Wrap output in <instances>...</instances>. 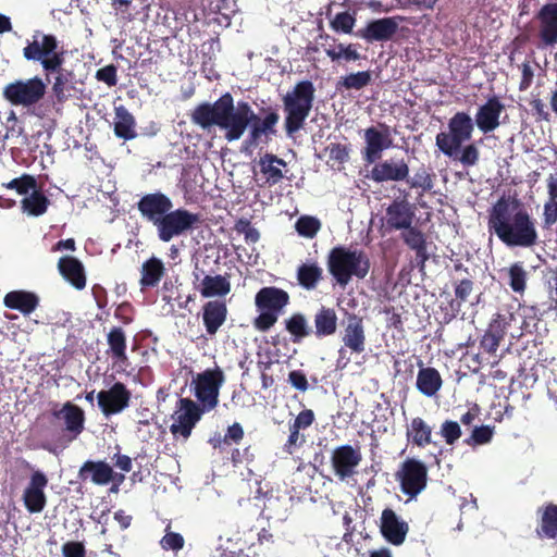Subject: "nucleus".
<instances>
[{
    "label": "nucleus",
    "mask_w": 557,
    "mask_h": 557,
    "mask_svg": "<svg viewBox=\"0 0 557 557\" xmlns=\"http://www.w3.org/2000/svg\"><path fill=\"white\" fill-rule=\"evenodd\" d=\"M337 313L334 308L321 306L313 315L314 330L312 334L317 338L334 335L337 331Z\"/></svg>",
    "instance_id": "nucleus-33"
},
{
    "label": "nucleus",
    "mask_w": 557,
    "mask_h": 557,
    "mask_svg": "<svg viewBox=\"0 0 557 557\" xmlns=\"http://www.w3.org/2000/svg\"><path fill=\"white\" fill-rule=\"evenodd\" d=\"M116 121L114 123V134L116 137L128 140L136 137L135 119L124 107L115 109Z\"/></svg>",
    "instance_id": "nucleus-43"
},
{
    "label": "nucleus",
    "mask_w": 557,
    "mask_h": 557,
    "mask_svg": "<svg viewBox=\"0 0 557 557\" xmlns=\"http://www.w3.org/2000/svg\"><path fill=\"white\" fill-rule=\"evenodd\" d=\"M295 228L300 236L313 238L321 228V222L315 216L301 215L296 221Z\"/></svg>",
    "instance_id": "nucleus-50"
},
{
    "label": "nucleus",
    "mask_w": 557,
    "mask_h": 557,
    "mask_svg": "<svg viewBox=\"0 0 557 557\" xmlns=\"http://www.w3.org/2000/svg\"><path fill=\"white\" fill-rule=\"evenodd\" d=\"M289 435L285 444L283 445L284 453L293 455L295 449L300 447L305 443V436L300 434V430L294 426L292 423L288 425Z\"/></svg>",
    "instance_id": "nucleus-59"
},
{
    "label": "nucleus",
    "mask_w": 557,
    "mask_h": 557,
    "mask_svg": "<svg viewBox=\"0 0 557 557\" xmlns=\"http://www.w3.org/2000/svg\"><path fill=\"white\" fill-rule=\"evenodd\" d=\"M234 230L243 234L247 244H256L260 239L259 231L251 224L247 218H240L236 221Z\"/></svg>",
    "instance_id": "nucleus-54"
},
{
    "label": "nucleus",
    "mask_w": 557,
    "mask_h": 557,
    "mask_svg": "<svg viewBox=\"0 0 557 557\" xmlns=\"http://www.w3.org/2000/svg\"><path fill=\"white\" fill-rule=\"evenodd\" d=\"M288 304V293L275 286L262 287L255 297V305L258 310L280 313Z\"/></svg>",
    "instance_id": "nucleus-28"
},
{
    "label": "nucleus",
    "mask_w": 557,
    "mask_h": 557,
    "mask_svg": "<svg viewBox=\"0 0 557 557\" xmlns=\"http://www.w3.org/2000/svg\"><path fill=\"white\" fill-rule=\"evenodd\" d=\"M504 110L505 106L497 96L490 97L484 104L479 107L475 113L476 127L483 134L493 132L499 126V117Z\"/></svg>",
    "instance_id": "nucleus-23"
},
{
    "label": "nucleus",
    "mask_w": 557,
    "mask_h": 557,
    "mask_svg": "<svg viewBox=\"0 0 557 557\" xmlns=\"http://www.w3.org/2000/svg\"><path fill=\"white\" fill-rule=\"evenodd\" d=\"M140 273L139 284L143 289L156 287L164 276L165 268L159 258L151 257L143 263Z\"/></svg>",
    "instance_id": "nucleus-40"
},
{
    "label": "nucleus",
    "mask_w": 557,
    "mask_h": 557,
    "mask_svg": "<svg viewBox=\"0 0 557 557\" xmlns=\"http://www.w3.org/2000/svg\"><path fill=\"white\" fill-rule=\"evenodd\" d=\"M487 230L507 247L532 248L541 243L536 220L518 200L506 197L490 210Z\"/></svg>",
    "instance_id": "nucleus-1"
},
{
    "label": "nucleus",
    "mask_w": 557,
    "mask_h": 557,
    "mask_svg": "<svg viewBox=\"0 0 557 557\" xmlns=\"http://www.w3.org/2000/svg\"><path fill=\"white\" fill-rule=\"evenodd\" d=\"M414 208L406 199H396L386 208L385 223L388 231H407L412 227Z\"/></svg>",
    "instance_id": "nucleus-21"
},
{
    "label": "nucleus",
    "mask_w": 557,
    "mask_h": 557,
    "mask_svg": "<svg viewBox=\"0 0 557 557\" xmlns=\"http://www.w3.org/2000/svg\"><path fill=\"white\" fill-rule=\"evenodd\" d=\"M201 223L200 215L185 208L171 209L156 225L158 238L169 243L173 238L186 235Z\"/></svg>",
    "instance_id": "nucleus-8"
},
{
    "label": "nucleus",
    "mask_w": 557,
    "mask_h": 557,
    "mask_svg": "<svg viewBox=\"0 0 557 557\" xmlns=\"http://www.w3.org/2000/svg\"><path fill=\"white\" fill-rule=\"evenodd\" d=\"M280 120V115L276 110L268 108L267 114L263 119H260L258 114L253 119V122L249 125V134L247 141L250 145H258L261 141L262 136H270L276 134V124Z\"/></svg>",
    "instance_id": "nucleus-29"
},
{
    "label": "nucleus",
    "mask_w": 557,
    "mask_h": 557,
    "mask_svg": "<svg viewBox=\"0 0 557 557\" xmlns=\"http://www.w3.org/2000/svg\"><path fill=\"white\" fill-rule=\"evenodd\" d=\"M540 521L535 529L540 539H557V505L549 503L540 507L536 511Z\"/></svg>",
    "instance_id": "nucleus-34"
},
{
    "label": "nucleus",
    "mask_w": 557,
    "mask_h": 557,
    "mask_svg": "<svg viewBox=\"0 0 557 557\" xmlns=\"http://www.w3.org/2000/svg\"><path fill=\"white\" fill-rule=\"evenodd\" d=\"M409 531V525L392 508H385L380 519V532L391 544L401 545Z\"/></svg>",
    "instance_id": "nucleus-20"
},
{
    "label": "nucleus",
    "mask_w": 557,
    "mask_h": 557,
    "mask_svg": "<svg viewBox=\"0 0 557 557\" xmlns=\"http://www.w3.org/2000/svg\"><path fill=\"white\" fill-rule=\"evenodd\" d=\"M381 129L371 126L364 131L366 146L362 150V159L366 163L372 164L382 157V152L393 145L389 128L380 124Z\"/></svg>",
    "instance_id": "nucleus-17"
},
{
    "label": "nucleus",
    "mask_w": 557,
    "mask_h": 557,
    "mask_svg": "<svg viewBox=\"0 0 557 557\" xmlns=\"http://www.w3.org/2000/svg\"><path fill=\"white\" fill-rule=\"evenodd\" d=\"M329 151V161L333 162L332 166L343 165L349 159V147L339 143H331L326 149Z\"/></svg>",
    "instance_id": "nucleus-55"
},
{
    "label": "nucleus",
    "mask_w": 557,
    "mask_h": 557,
    "mask_svg": "<svg viewBox=\"0 0 557 557\" xmlns=\"http://www.w3.org/2000/svg\"><path fill=\"white\" fill-rule=\"evenodd\" d=\"M256 113L246 101L235 106L231 92L223 94L213 103L201 102L190 113V120L202 129L218 126L224 131V138L231 143L243 137L253 122Z\"/></svg>",
    "instance_id": "nucleus-2"
},
{
    "label": "nucleus",
    "mask_w": 557,
    "mask_h": 557,
    "mask_svg": "<svg viewBox=\"0 0 557 557\" xmlns=\"http://www.w3.org/2000/svg\"><path fill=\"white\" fill-rule=\"evenodd\" d=\"M447 127V132L436 135L435 145L446 157L457 158L462 144L471 139L474 123L467 112L458 111L448 120Z\"/></svg>",
    "instance_id": "nucleus-7"
},
{
    "label": "nucleus",
    "mask_w": 557,
    "mask_h": 557,
    "mask_svg": "<svg viewBox=\"0 0 557 557\" xmlns=\"http://www.w3.org/2000/svg\"><path fill=\"white\" fill-rule=\"evenodd\" d=\"M401 492L410 498L417 497L426 486L428 468L421 460L407 458L395 473Z\"/></svg>",
    "instance_id": "nucleus-12"
},
{
    "label": "nucleus",
    "mask_w": 557,
    "mask_h": 557,
    "mask_svg": "<svg viewBox=\"0 0 557 557\" xmlns=\"http://www.w3.org/2000/svg\"><path fill=\"white\" fill-rule=\"evenodd\" d=\"M184 537L176 532H168L160 541V544L165 550H181L184 547Z\"/></svg>",
    "instance_id": "nucleus-61"
},
{
    "label": "nucleus",
    "mask_w": 557,
    "mask_h": 557,
    "mask_svg": "<svg viewBox=\"0 0 557 557\" xmlns=\"http://www.w3.org/2000/svg\"><path fill=\"white\" fill-rule=\"evenodd\" d=\"M319 39L322 40L321 47L323 48L325 54L334 63H341L342 61L351 62L361 59V55L357 51V46L355 44H337V39L335 37H332L325 33L320 34Z\"/></svg>",
    "instance_id": "nucleus-25"
},
{
    "label": "nucleus",
    "mask_w": 557,
    "mask_h": 557,
    "mask_svg": "<svg viewBox=\"0 0 557 557\" xmlns=\"http://www.w3.org/2000/svg\"><path fill=\"white\" fill-rule=\"evenodd\" d=\"M440 434L447 445H454L461 436V428L456 421L445 420L441 425Z\"/></svg>",
    "instance_id": "nucleus-56"
},
{
    "label": "nucleus",
    "mask_w": 557,
    "mask_h": 557,
    "mask_svg": "<svg viewBox=\"0 0 557 557\" xmlns=\"http://www.w3.org/2000/svg\"><path fill=\"white\" fill-rule=\"evenodd\" d=\"M330 460L334 475L343 482L357 474L362 453L359 447L345 444L332 450Z\"/></svg>",
    "instance_id": "nucleus-14"
},
{
    "label": "nucleus",
    "mask_w": 557,
    "mask_h": 557,
    "mask_svg": "<svg viewBox=\"0 0 557 557\" xmlns=\"http://www.w3.org/2000/svg\"><path fill=\"white\" fill-rule=\"evenodd\" d=\"M225 381L221 368L207 369L195 379V396L205 411L213 410L219 404L220 388Z\"/></svg>",
    "instance_id": "nucleus-10"
},
{
    "label": "nucleus",
    "mask_w": 557,
    "mask_h": 557,
    "mask_svg": "<svg viewBox=\"0 0 557 557\" xmlns=\"http://www.w3.org/2000/svg\"><path fill=\"white\" fill-rule=\"evenodd\" d=\"M285 329L293 336L294 343H299L312 334V329L308 325L306 317L300 312L293 313L285 320Z\"/></svg>",
    "instance_id": "nucleus-45"
},
{
    "label": "nucleus",
    "mask_w": 557,
    "mask_h": 557,
    "mask_svg": "<svg viewBox=\"0 0 557 557\" xmlns=\"http://www.w3.org/2000/svg\"><path fill=\"white\" fill-rule=\"evenodd\" d=\"M227 305L225 300L213 299L201 307V319L207 335L213 337L227 320Z\"/></svg>",
    "instance_id": "nucleus-22"
},
{
    "label": "nucleus",
    "mask_w": 557,
    "mask_h": 557,
    "mask_svg": "<svg viewBox=\"0 0 557 557\" xmlns=\"http://www.w3.org/2000/svg\"><path fill=\"white\" fill-rule=\"evenodd\" d=\"M406 437L412 445L424 448L432 443V428L422 418H412Z\"/></svg>",
    "instance_id": "nucleus-37"
},
{
    "label": "nucleus",
    "mask_w": 557,
    "mask_h": 557,
    "mask_svg": "<svg viewBox=\"0 0 557 557\" xmlns=\"http://www.w3.org/2000/svg\"><path fill=\"white\" fill-rule=\"evenodd\" d=\"M173 207L172 199L162 191L146 194L137 202L141 218L154 227Z\"/></svg>",
    "instance_id": "nucleus-15"
},
{
    "label": "nucleus",
    "mask_w": 557,
    "mask_h": 557,
    "mask_svg": "<svg viewBox=\"0 0 557 557\" xmlns=\"http://www.w3.org/2000/svg\"><path fill=\"white\" fill-rule=\"evenodd\" d=\"M540 23L539 37L544 47L557 44V2L544 4L537 12Z\"/></svg>",
    "instance_id": "nucleus-24"
},
{
    "label": "nucleus",
    "mask_w": 557,
    "mask_h": 557,
    "mask_svg": "<svg viewBox=\"0 0 557 557\" xmlns=\"http://www.w3.org/2000/svg\"><path fill=\"white\" fill-rule=\"evenodd\" d=\"M404 16H388L370 21L363 28L357 32V36L367 42L388 41L398 32L399 22H404Z\"/></svg>",
    "instance_id": "nucleus-18"
},
{
    "label": "nucleus",
    "mask_w": 557,
    "mask_h": 557,
    "mask_svg": "<svg viewBox=\"0 0 557 557\" xmlns=\"http://www.w3.org/2000/svg\"><path fill=\"white\" fill-rule=\"evenodd\" d=\"M2 187L15 190L17 195L23 196L24 198L36 189L38 185L35 176L23 173L21 176L15 177L8 183H3Z\"/></svg>",
    "instance_id": "nucleus-48"
},
{
    "label": "nucleus",
    "mask_w": 557,
    "mask_h": 557,
    "mask_svg": "<svg viewBox=\"0 0 557 557\" xmlns=\"http://www.w3.org/2000/svg\"><path fill=\"white\" fill-rule=\"evenodd\" d=\"M23 57L27 61L38 62L48 82L51 74L55 75L51 87L53 96L59 103L66 101L65 86L69 79L63 73L65 50L57 37L36 30L32 40H27V45L23 48Z\"/></svg>",
    "instance_id": "nucleus-3"
},
{
    "label": "nucleus",
    "mask_w": 557,
    "mask_h": 557,
    "mask_svg": "<svg viewBox=\"0 0 557 557\" xmlns=\"http://www.w3.org/2000/svg\"><path fill=\"white\" fill-rule=\"evenodd\" d=\"M356 24L355 13L348 11L337 13L330 22V26L337 33L351 34Z\"/></svg>",
    "instance_id": "nucleus-52"
},
{
    "label": "nucleus",
    "mask_w": 557,
    "mask_h": 557,
    "mask_svg": "<svg viewBox=\"0 0 557 557\" xmlns=\"http://www.w3.org/2000/svg\"><path fill=\"white\" fill-rule=\"evenodd\" d=\"M260 172L265 177V184L276 185L283 178L280 166H286V162L273 153H265L259 160Z\"/></svg>",
    "instance_id": "nucleus-39"
},
{
    "label": "nucleus",
    "mask_w": 557,
    "mask_h": 557,
    "mask_svg": "<svg viewBox=\"0 0 557 557\" xmlns=\"http://www.w3.org/2000/svg\"><path fill=\"white\" fill-rule=\"evenodd\" d=\"M49 206V198L38 187L21 200L22 211L30 216L44 215Z\"/></svg>",
    "instance_id": "nucleus-41"
},
{
    "label": "nucleus",
    "mask_w": 557,
    "mask_h": 557,
    "mask_svg": "<svg viewBox=\"0 0 557 557\" xmlns=\"http://www.w3.org/2000/svg\"><path fill=\"white\" fill-rule=\"evenodd\" d=\"M366 341L363 319L356 313H347L342 335L344 346L338 349L336 367L344 369L349 363L347 349L352 354H362L366 349Z\"/></svg>",
    "instance_id": "nucleus-9"
},
{
    "label": "nucleus",
    "mask_w": 557,
    "mask_h": 557,
    "mask_svg": "<svg viewBox=\"0 0 557 557\" xmlns=\"http://www.w3.org/2000/svg\"><path fill=\"white\" fill-rule=\"evenodd\" d=\"M557 222V200L547 198L543 206V227L549 230Z\"/></svg>",
    "instance_id": "nucleus-60"
},
{
    "label": "nucleus",
    "mask_w": 557,
    "mask_h": 557,
    "mask_svg": "<svg viewBox=\"0 0 557 557\" xmlns=\"http://www.w3.org/2000/svg\"><path fill=\"white\" fill-rule=\"evenodd\" d=\"M58 270L62 277L73 287L82 290L86 286V274L83 263L75 257L64 256L58 261Z\"/></svg>",
    "instance_id": "nucleus-30"
},
{
    "label": "nucleus",
    "mask_w": 557,
    "mask_h": 557,
    "mask_svg": "<svg viewBox=\"0 0 557 557\" xmlns=\"http://www.w3.org/2000/svg\"><path fill=\"white\" fill-rule=\"evenodd\" d=\"M82 481L90 479L97 485H107L114 478L113 469L106 461L87 460L78 471Z\"/></svg>",
    "instance_id": "nucleus-31"
},
{
    "label": "nucleus",
    "mask_w": 557,
    "mask_h": 557,
    "mask_svg": "<svg viewBox=\"0 0 557 557\" xmlns=\"http://www.w3.org/2000/svg\"><path fill=\"white\" fill-rule=\"evenodd\" d=\"M131 391L122 382H115L109 389L100 391L97 395L98 406L106 417L122 412L129 406Z\"/></svg>",
    "instance_id": "nucleus-16"
},
{
    "label": "nucleus",
    "mask_w": 557,
    "mask_h": 557,
    "mask_svg": "<svg viewBox=\"0 0 557 557\" xmlns=\"http://www.w3.org/2000/svg\"><path fill=\"white\" fill-rule=\"evenodd\" d=\"M314 94L313 83L305 79L298 82L293 90L283 98L287 135L292 136L304 127L313 106Z\"/></svg>",
    "instance_id": "nucleus-6"
},
{
    "label": "nucleus",
    "mask_w": 557,
    "mask_h": 557,
    "mask_svg": "<svg viewBox=\"0 0 557 557\" xmlns=\"http://www.w3.org/2000/svg\"><path fill=\"white\" fill-rule=\"evenodd\" d=\"M435 173L424 164L419 166L411 178L405 180L411 188H421L423 191H431L434 187Z\"/></svg>",
    "instance_id": "nucleus-47"
},
{
    "label": "nucleus",
    "mask_w": 557,
    "mask_h": 557,
    "mask_svg": "<svg viewBox=\"0 0 557 557\" xmlns=\"http://www.w3.org/2000/svg\"><path fill=\"white\" fill-rule=\"evenodd\" d=\"M244 429L239 422H234L226 429L225 434L223 435V442L226 446H231L233 444H239L244 438Z\"/></svg>",
    "instance_id": "nucleus-63"
},
{
    "label": "nucleus",
    "mask_w": 557,
    "mask_h": 557,
    "mask_svg": "<svg viewBox=\"0 0 557 557\" xmlns=\"http://www.w3.org/2000/svg\"><path fill=\"white\" fill-rule=\"evenodd\" d=\"M195 287L203 298H222L230 294L232 285L228 276L218 274L205 275Z\"/></svg>",
    "instance_id": "nucleus-35"
},
{
    "label": "nucleus",
    "mask_w": 557,
    "mask_h": 557,
    "mask_svg": "<svg viewBox=\"0 0 557 557\" xmlns=\"http://www.w3.org/2000/svg\"><path fill=\"white\" fill-rule=\"evenodd\" d=\"M442 384V376L435 368L428 367L419 370L416 385L421 394L432 397L441 389Z\"/></svg>",
    "instance_id": "nucleus-38"
},
{
    "label": "nucleus",
    "mask_w": 557,
    "mask_h": 557,
    "mask_svg": "<svg viewBox=\"0 0 557 557\" xmlns=\"http://www.w3.org/2000/svg\"><path fill=\"white\" fill-rule=\"evenodd\" d=\"M494 435V426L492 425H481L475 426L471 435L466 438L463 442L468 446H478V445H485L490 443Z\"/></svg>",
    "instance_id": "nucleus-53"
},
{
    "label": "nucleus",
    "mask_w": 557,
    "mask_h": 557,
    "mask_svg": "<svg viewBox=\"0 0 557 557\" xmlns=\"http://www.w3.org/2000/svg\"><path fill=\"white\" fill-rule=\"evenodd\" d=\"M117 70L113 64L106 65L96 72V78L99 82L106 83L109 87L117 84Z\"/></svg>",
    "instance_id": "nucleus-62"
},
{
    "label": "nucleus",
    "mask_w": 557,
    "mask_h": 557,
    "mask_svg": "<svg viewBox=\"0 0 557 557\" xmlns=\"http://www.w3.org/2000/svg\"><path fill=\"white\" fill-rule=\"evenodd\" d=\"M107 344L109 346L107 354L110 355L114 363L127 366V338L125 331L121 326H113L109 331L107 334Z\"/></svg>",
    "instance_id": "nucleus-36"
},
{
    "label": "nucleus",
    "mask_w": 557,
    "mask_h": 557,
    "mask_svg": "<svg viewBox=\"0 0 557 557\" xmlns=\"http://www.w3.org/2000/svg\"><path fill=\"white\" fill-rule=\"evenodd\" d=\"M326 264L330 274L341 286H346L352 276L364 278L371 267L364 251L351 250L345 246L332 248L327 255Z\"/></svg>",
    "instance_id": "nucleus-5"
},
{
    "label": "nucleus",
    "mask_w": 557,
    "mask_h": 557,
    "mask_svg": "<svg viewBox=\"0 0 557 557\" xmlns=\"http://www.w3.org/2000/svg\"><path fill=\"white\" fill-rule=\"evenodd\" d=\"M480 158V151L474 144L461 146L456 160H458L465 166H473L478 163Z\"/></svg>",
    "instance_id": "nucleus-57"
},
{
    "label": "nucleus",
    "mask_w": 557,
    "mask_h": 557,
    "mask_svg": "<svg viewBox=\"0 0 557 557\" xmlns=\"http://www.w3.org/2000/svg\"><path fill=\"white\" fill-rule=\"evenodd\" d=\"M372 81L370 71H360L357 73H350L346 76L341 77L336 83V90H360L367 87Z\"/></svg>",
    "instance_id": "nucleus-46"
},
{
    "label": "nucleus",
    "mask_w": 557,
    "mask_h": 557,
    "mask_svg": "<svg viewBox=\"0 0 557 557\" xmlns=\"http://www.w3.org/2000/svg\"><path fill=\"white\" fill-rule=\"evenodd\" d=\"M205 412L203 408L193 399L180 398L172 414L173 423L170 425V432L174 437L189 438Z\"/></svg>",
    "instance_id": "nucleus-13"
},
{
    "label": "nucleus",
    "mask_w": 557,
    "mask_h": 557,
    "mask_svg": "<svg viewBox=\"0 0 557 557\" xmlns=\"http://www.w3.org/2000/svg\"><path fill=\"white\" fill-rule=\"evenodd\" d=\"M409 166L404 159L395 162L393 160H385L376 163L371 172L370 178L375 183L382 182H400L408 178Z\"/></svg>",
    "instance_id": "nucleus-26"
},
{
    "label": "nucleus",
    "mask_w": 557,
    "mask_h": 557,
    "mask_svg": "<svg viewBox=\"0 0 557 557\" xmlns=\"http://www.w3.org/2000/svg\"><path fill=\"white\" fill-rule=\"evenodd\" d=\"M323 278V270L317 262L302 263L297 269V281L300 286L311 290Z\"/></svg>",
    "instance_id": "nucleus-44"
},
{
    "label": "nucleus",
    "mask_w": 557,
    "mask_h": 557,
    "mask_svg": "<svg viewBox=\"0 0 557 557\" xmlns=\"http://www.w3.org/2000/svg\"><path fill=\"white\" fill-rule=\"evenodd\" d=\"M48 485V478L39 470L34 471L30 475L28 485L23 493V502L25 508L30 513L41 512L47 504L45 488Z\"/></svg>",
    "instance_id": "nucleus-19"
},
{
    "label": "nucleus",
    "mask_w": 557,
    "mask_h": 557,
    "mask_svg": "<svg viewBox=\"0 0 557 557\" xmlns=\"http://www.w3.org/2000/svg\"><path fill=\"white\" fill-rule=\"evenodd\" d=\"M63 557H86V548L82 542L70 541L62 545Z\"/></svg>",
    "instance_id": "nucleus-64"
},
{
    "label": "nucleus",
    "mask_w": 557,
    "mask_h": 557,
    "mask_svg": "<svg viewBox=\"0 0 557 557\" xmlns=\"http://www.w3.org/2000/svg\"><path fill=\"white\" fill-rule=\"evenodd\" d=\"M400 237L404 244L414 252L416 267L423 271L426 261L430 259L426 235L417 226H412L401 232Z\"/></svg>",
    "instance_id": "nucleus-27"
},
{
    "label": "nucleus",
    "mask_w": 557,
    "mask_h": 557,
    "mask_svg": "<svg viewBox=\"0 0 557 557\" xmlns=\"http://www.w3.org/2000/svg\"><path fill=\"white\" fill-rule=\"evenodd\" d=\"M47 86L38 77L15 81L4 87L3 96L13 106L30 107L38 103L46 94Z\"/></svg>",
    "instance_id": "nucleus-11"
},
{
    "label": "nucleus",
    "mask_w": 557,
    "mask_h": 557,
    "mask_svg": "<svg viewBox=\"0 0 557 557\" xmlns=\"http://www.w3.org/2000/svg\"><path fill=\"white\" fill-rule=\"evenodd\" d=\"M260 311V314L253 320V326L260 332H267L277 322L280 313L269 310Z\"/></svg>",
    "instance_id": "nucleus-58"
},
{
    "label": "nucleus",
    "mask_w": 557,
    "mask_h": 557,
    "mask_svg": "<svg viewBox=\"0 0 557 557\" xmlns=\"http://www.w3.org/2000/svg\"><path fill=\"white\" fill-rule=\"evenodd\" d=\"M505 327L498 319H494L480 341L481 349L490 355H495L505 336Z\"/></svg>",
    "instance_id": "nucleus-42"
},
{
    "label": "nucleus",
    "mask_w": 557,
    "mask_h": 557,
    "mask_svg": "<svg viewBox=\"0 0 557 557\" xmlns=\"http://www.w3.org/2000/svg\"><path fill=\"white\" fill-rule=\"evenodd\" d=\"M3 304L7 308L18 310L24 315H29L39 306V297L28 290H12L4 298Z\"/></svg>",
    "instance_id": "nucleus-32"
},
{
    "label": "nucleus",
    "mask_w": 557,
    "mask_h": 557,
    "mask_svg": "<svg viewBox=\"0 0 557 557\" xmlns=\"http://www.w3.org/2000/svg\"><path fill=\"white\" fill-rule=\"evenodd\" d=\"M50 414L51 421L46 432L57 447H67L85 429L84 410L71 401L64 403L61 408L55 405Z\"/></svg>",
    "instance_id": "nucleus-4"
},
{
    "label": "nucleus",
    "mask_w": 557,
    "mask_h": 557,
    "mask_svg": "<svg viewBox=\"0 0 557 557\" xmlns=\"http://www.w3.org/2000/svg\"><path fill=\"white\" fill-rule=\"evenodd\" d=\"M527 271L520 262L511 264L508 269V285L518 294H522L527 288Z\"/></svg>",
    "instance_id": "nucleus-49"
},
{
    "label": "nucleus",
    "mask_w": 557,
    "mask_h": 557,
    "mask_svg": "<svg viewBox=\"0 0 557 557\" xmlns=\"http://www.w3.org/2000/svg\"><path fill=\"white\" fill-rule=\"evenodd\" d=\"M473 281L463 278L455 283V299L451 300L450 307L456 311L460 310L461 304L466 302L473 290Z\"/></svg>",
    "instance_id": "nucleus-51"
}]
</instances>
